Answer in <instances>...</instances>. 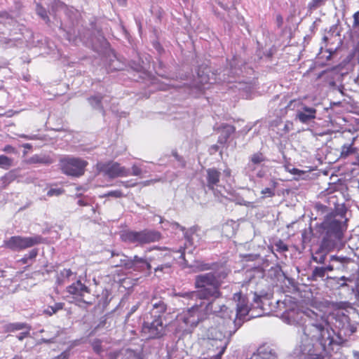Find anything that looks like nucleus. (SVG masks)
<instances>
[{"instance_id": "34", "label": "nucleus", "mask_w": 359, "mask_h": 359, "mask_svg": "<svg viewBox=\"0 0 359 359\" xmlns=\"http://www.w3.org/2000/svg\"><path fill=\"white\" fill-rule=\"evenodd\" d=\"M326 272L323 266H316L312 271V279L317 280L318 278H323L325 276Z\"/></svg>"}, {"instance_id": "49", "label": "nucleus", "mask_w": 359, "mask_h": 359, "mask_svg": "<svg viewBox=\"0 0 359 359\" xmlns=\"http://www.w3.org/2000/svg\"><path fill=\"white\" fill-rule=\"evenodd\" d=\"M123 196V193L120 190L110 191L103 195V197L111 196L114 198H121Z\"/></svg>"}, {"instance_id": "64", "label": "nucleus", "mask_w": 359, "mask_h": 359, "mask_svg": "<svg viewBox=\"0 0 359 359\" xmlns=\"http://www.w3.org/2000/svg\"><path fill=\"white\" fill-rule=\"evenodd\" d=\"M337 25H334L330 27V30H329V33H332L333 34L337 31Z\"/></svg>"}, {"instance_id": "13", "label": "nucleus", "mask_w": 359, "mask_h": 359, "mask_svg": "<svg viewBox=\"0 0 359 359\" xmlns=\"http://www.w3.org/2000/svg\"><path fill=\"white\" fill-rule=\"evenodd\" d=\"M96 167L99 172L110 179L128 177L130 174V171L128 168L121 165V164L117 162H98Z\"/></svg>"}, {"instance_id": "24", "label": "nucleus", "mask_w": 359, "mask_h": 359, "mask_svg": "<svg viewBox=\"0 0 359 359\" xmlns=\"http://www.w3.org/2000/svg\"><path fill=\"white\" fill-rule=\"evenodd\" d=\"M331 250L322 248L321 243L320 248L312 255L313 261L318 264H323L326 260L327 252Z\"/></svg>"}, {"instance_id": "32", "label": "nucleus", "mask_w": 359, "mask_h": 359, "mask_svg": "<svg viewBox=\"0 0 359 359\" xmlns=\"http://www.w3.org/2000/svg\"><path fill=\"white\" fill-rule=\"evenodd\" d=\"M269 294L267 293L261 292L260 294H257L255 292L253 302L255 306L258 308L262 309L263 307V300L269 299Z\"/></svg>"}, {"instance_id": "55", "label": "nucleus", "mask_w": 359, "mask_h": 359, "mask_svg": "<svg viewBox=\"0 0 359 359\" xmlns=\"http://www.w3.org/2000/svg\"><path fill=\"white\" fill-rule=\"evenodd\" d=\"M353 27L356 28L359 27V11L355 12L353 15Z\"/></svg>"}, {"instance_id": "14", "label": "nucleus", "mask_w": 359, "mask_h": 359, "mask_svg": "<svg viewBox=\"0 0 359 359\" xmlns=\"http://www.w3.org/2000/svg\"><path fill=\"white\" fill-rule=\"evenodd\" d=\"M334 320V326L339 330V335L348 337L356 331L355 324L343 311H338L335 314Z\"/></svg>"}, {"instance_id": "39", "label": "nucleus", "mask_w": 359, "mask_h": 359, "mask_svg": "<svg viewBox=\"0 0 359 359\" xmlns=\"http://www.w3.org/2000/svg\"><path fill=\"white\" fill-rule=\"evenodd\" d=\"M36 11L37 15L40 16L41 18L43 19L44 21H49V18L48 16L46 10L39 4H36Z\"/></svg>"}, {"instance_id": "22", "label": "nucleus", "mask_w": 359, "mask_h": 359, "mask_svg": "<svg viewBox=\"0 0 359 359\" xmlns=\"http://www.w3.org/2000/svg\"><path fill=\"white\" fill-rule=\"evenodd\" d=\"M254 357L255 359H278L276 351L267 346L259 347L257 353Z\"/></svg>"}, {"instance_id": "1", "label": "nucleus", "mask_w": 359, "mask_h": 359, "mask_svg": "<svg viewBox=\"0 0 359 359\" xmlns=\"http://www.w3.org/2000/svg\"><path fill=\"white\" fill-rule=\"evenodd\" d=\"M210 314L214 315L213 320L217 325L208 330L207 339L203 341L208 348V357L204 359H221L234 331L226 329L232 322L231 318H226L224 314L229 315L226 306L219 299L194 303L177 317V322L181 331L191 332Z\"/></svg>"}, {"instance_id": "26", "label": "nucleus", "mask_w": 359, "mask_h": 359, "mask_svg": "<svg viewBox=\"0 0 359 359\" xmlns=\"http://www.w3.org/2000/svg\"><path fill=\"white\" fill-rule=\"evenodd\" d=\"M29 325L26 323H8L5 327V330L7 332H13L18 330H24L25 328H28Z\"/></svg>"}, {"instance_id": "30", "label": "nucleus", "mask_w": 359, "mask_h": 359, "mask_svg": "<svg viewBox=\"0 0 359 359\" xmlns=\"http://www.w3.org/2000/svg\"><path fill=\"white\" fill-rule=\"evenodd\" d=\"M73 274L72 271L69 269H64L57 276V283L58 285L63 284L66 280L69 279Z\"/></svg>"}, {"instance_id": "9", "label": "nucleus", "mask_w": 359, "mask_h": 359, "mask_svg": "<svg viewBox=\"0 0 359 359\" xmlns=\"http://www.w3.org/2000/svg\"><path fill=\"white\" fill-rule=\"evenodd\" d=\"M221 172L215 168H208L205 170V180L203 186L206 191H212L215 197L222 202V198H226L227 193L224 187L219 185Z\"/></svg>"}, {"instance_id": "17", "label": "nucleus", "mask_w": 359, "mask_h": 359, "mask_svg": "<svg viewBox=\"0 0 359 359\" xmlns=\"http://www.w3.org/2000/svg\"><path fill=\"white\" fill-rule=\"evenodd\" d=\"M67 292L72 294L75 298H77L85 303H90V302L84 299L86 295L90 294V289L86 285L83 284L81 280H77L76 282L69 285L67 287Z\"/></svg>"}, {"instance_id": "8", "label": "nucleus", "mask_w": 359, "mask_h": 359, "mask_svg": "<svg viewBox=\"0 0 359 359\" xmlns=\"http://www.w3.org/2000/svg\"><path fill=\"white\" fill-rule=\"evenodd\" d=\"M88 162L78 157L65 156L60 158L59 166L62 172L67 176L79 177L85 172Z\"/></svg>"}, {"instance_id": "58", "label": "nucleus", "mask_w": 359, "mask_h": 359, "mask_svg": "<svg viewBox=\"0 0 359 359\" xmlns=\"http://www.w3.org/2000/svg\"><path fill=\"white\" fill-rule=\"evenodd\" d=\"M231 170L229 168H226L223 170V177L226 180V178H229L231 177Z\"/></svg>"}, {"instance_id": "15", "label": "nucleus", "mask_w": 359, "mask_h": 359, "mask_svg": "<svg viewBox=\"0 0 359 359\" xmlns=\"http://www.w3.org/2000/svg\"><path fill=\"white\" fill-rule=\"evenodd\" d=\"M142 260L139 259V257L135 255L133 259L128 258L125 255L120 252H111V257L110 259V264L114 267L124 266L126 269H133L135 271H139L140 267L138 266V262Z\"/></svg>"}, {"instance_id": "38", "label": "nucleus", "mask_w": 359, "mask_h": 359, "mask_svg": "<svg viewBox=\"0 0 359 359\" xmlns=\"http://www.w3.org/2000/svg\"><path fill=\"white\" fill-rule=\"evenodd\" d=\"M235 132V128L231 125H224L222 128V136L226 140L231 134Z\"/></svg>"}, {"instance_id": "6", "label": "nucleus", "mask_w": 359, "mask_h": 359, "mask_svg": "<svg viewBox=\"0 0 359 359\" xmlns=\"http://www.w3.org/2000/svg\"><path fill=\"white\" fill-rule=\"evenodd\" d=\"M268 161L269 159L264 153H253L249 156L248 162L244 168L245 175L248 176L251 181H254L255 177L263 178L267 171L265 164Z\"/></svg>"}, {"instance_id": "51", "label": "nucleus", "mask_w": 359, "mask_h": 359, "mask_svg": "<svg viewBox=\"0 0 359 359\" xmlns=\"http://www.w3.org/2000/svg\"><path fill=\"white\" fill-rule=\"evenodd\" d=\"M60 334V331L57 328H55V331H54V333H53V335L48 338V339H46V338H43L41 339V340L44 342V343H52L54 341V339L58 337Z\"/></svg>"}, {"instance_id": "52", "label": "nucleus", "mask_w": 359, "mask_h": 359, "mask_svg": "<svg viewBox=\"0 0 359 359\" xmlns=\"http://www.w3.org/2000/svg\"><path fill=\"white\" fill-rule=\"evenodd\" d=\"M17 135L21 138L28 140H35L41 139L38 135L18 134Z\"/></svg>"}, {"instance_id": "57", "label": "nucleus", "mask_w": 359, "mask_h": 359, "mask_svg": "<svg viewBox=\"0 0 359 359\" xmlns=\"http://www.w3.org/2000/svg\"><path fill=\"white\" fill-rule=\"evenodd\" d=\"M316 208L318 211H321L323 213L326 212L328 210V208L326 205L322 204H316Z\"/></svg>"}, {"instance_id": "4", "label": "nucleus", "mask_w": 359, "mask_h": 359, "mask_svg": "<svg viewBox=\"0 0 359 359\" xmlns=\"http://www.w3.org/2000/svg\"><path fill=\"white\" fill-rule=\"evenodd\" d=\"M346 212L345 206L341 205L325 216L320 225L322 248L334 250L342 244L347 229Z\"/></svg>"}, {"instance_id": "59", "label": "nucleus", "mask_w": 359, "mask_h": 359, "mask_svg": "<svg viewBox=\"0 0 359 359\" xmlns=\"http://www.w3.org/2000/svg\"><path fill=\"white\" fill-rule=\"evenodd\" d=\"M276 22L278 27H280L283 23V18L281 15L278 14L276 15Z\"/></svg>"}, {"instance_id": "27", "label": "nucleus", "mask_w": 359, "mask_h": 359, "mask_svg": "<svg viewBox=\"0 0 359 359\" xmlns=\"http://www.w3.org/2000/svg\"><path fill=\"white\" fill-rule=\"evenodd\" d=\"M63 307L64 303L57 302L55 303L53 306H48L47 308L43 309L42 313L48 316H51L56 313L57 311L62 310Z\"/></svg>"}, {"instance_id": "3", "label": "nucleus", "mask_w": 359, "mask_h": 359, "mask_svg": "<svg viewBox=\"0 0 359 359\" xmlns=\"http://www.w3.org/2000/svg\"><path fill=\"white\" fill-rule=\"evenodd\" d=\"M225 270L208 272L198 275L194 279L196 291H182L175 295L182 298L184 304L191 305L192 302L200 303L201 301L219 299L222 296L220 287L223 280L226 278Z\"/></svg>"}, {"instance_id": "48", "label": "nucleus", "mask_w": 359, "mask_h": 359, "mask_svg": "<svg viewBox=\"0 0 359 359\" xmlns=\"http://www.w3.org/2000/svg\"><path fill=\"white\" fill-rule=\"evenodd\" d=\"M284 168L286 171L289 172L290 173H291L292 175H300L302 172V171H301L300 170H299L297 168H292V165L289 163L285 164Z\"/></svg>"}, {"instance_id": "61", "label": "nucleus", "mask_w": 359, "mask_h": 359, "mask_svg": "<svg viewBox=\"0 0 359 359\" xmlns=\"http://www.w3.org/2000/svg\"><path fill=\"white\" fill-rule=\"evenodd\" d=\"M259 273L262 276H263V272L259 271V270H255V271H248V276H249L250 278H252L253 277V274L254 273Z\"/></svg>"}, {"instance_id": "25", "label": "nucleus", "mask_w": 359, "mask_h": 359, "mask_svg": "<svg viewBox=\"0 0 359 359\" xmlns=\"http://www.w3.org/2000/svg\"><path fill=\"white\" fill-rule=\"evenodd\" d=\"M216 264L215 263H205L204 262L201 261H196V264L194 265V267L196 268V271H209V270H213L212 272L219 271V270H225L227 273L228 271L224 268H219L218 269H215Z\"/></svg>"}, {"instance_id": "10", "label": "nucleus", "mask_w": 359, "mask_h": 359, "mask_svg": "<svg viewBox=\"0 0 359 359\" xmlns=\"http://www.w3.org/2000/svg\"><path fill=\"white\" fill-rule=\"evenodd\" d=\"M166 327L162 318L147 316L142 327V333L147 339H160L165 334Z\"/></svg>"}, {"instance_id": "7", "label": "nucleus", "mask_w": 359, "mask_h": 359, "mask_svg": "<svg viewBox=\"0 0 359 359\" xmlns=\"http://www.w3.org/2000/svg\"><path fill=\"white\" fill-rule=\"evenodd\" d=\"M161 233L155 230L144 229L140 231H124L121 234L123 241L136 245L154 243L161 239Z\"/></svg>"}, {"instance_id": "19", "label": "nucleus", "mask_w": 359, "mask_h": 359, "mask_svg": "<svg viewBox=\"0 0 359 359\" xmlns=\"http://www.w3.org/2000/svg\"><path fill=\"white\" fill-rule=\"evenodd\" d=\"M294 353L299 359H324L326 354L321 353L319 350H311L309 348H295Z\"/></svg>"}, {"instance_id": "41", "label": "nucleus", "mask_w": 359, "mask_h": 359, "mask_svg": "<svg viewBox=\"0 0 359 359\" xmlns=\"http://www.w3.org/2000/svg\"><path fill=\"white\" fill-rule=\"evenodd\" d=\"M143 174L142 164H133L132 166V172L130 174L133 176H141Z\"/></svg>"}, {"instance_id": "37", "label": "nucleus", "mask_w": 359, "mask_h": 359, "mask_svg": "<svg viewBox=\"0 0 359 359\" xmlns=\"http://www.w3.org/2000/svg\"><path fill=\"white\" fill-rule=\"evenodd\" d=\"M325 2L326 0H311L307 5V8L309 11H313L324 6Z\"/></svg>"}, {"instance_id": "42", "label": "nucleus", "mask_w": 359, "mask_h": 359, "mask_svg": "<svg viewBox=\"0 0 359 359\" xmlns=\"http://www.w3.org/2000/svg\"><path fill=\"white\" fill-rule=\"evenodd\" d=\"M275 248L277 252H284L288 250L287 245L281 240L277 241L275 245Z\"/></svg>"}, {"instance_id": "44", "label": "nucleus", "mask_w": 359, "mask_h": 359, "mask_svg": "<svg viewBox=\"0 0 359 359\" xmlns=\"http://www.w3.org/2000/svg\"><path fill=\"white\" fill-rule=\"evenodd\" d=\"M64 193V189L62 188H51L47 192V196L49 197L58 196Z\"/></svg>"}, {"instance_id": "62", "label": "nucleus", "mask_w": 359, "mask_h": 359, "mask_svg": "<svg viewBox=\"0 0 359 359\" xmlns=\"http://www.w3.org/2000/svg\"><path fill=\"white\" fill-rule=\"evenodd\" d=\"M334 266L333 264H329L327 266L324 267V269L326 273L327 271H332L334 270Z\"/></svg>"}, {"instance_id": "50", "label": "nucleus", "mask_w": 359, "mask_h": 359, "mask_svg": "<svg viewBox=\"0 0 359 359\" xmlns=\"http://www.w3.org/2000/svg\"><path fill=\"white\" fill-rule=\"evenodd\" d=\"M194 233L192 229H190L189 231H187L184 233V238L186 239L187 243H185V245L189 243L190 245H193V238H191V234Z\"/></svg>"}, {"instance_id": "20", "label": "nucleus", "mask_w": 359, "mask_h": 359, "mask_svg": "<svg viewBox=\"0 0 359 359\" xmlns=\"http://www.w3.org/2000/svg\"><path fill=\"white\" fill-rule=\"evenodd\" d=\"M238 66V58L236 57H233L232 61L230 62V69H226L224 71V73L223 76H224V81L231 83L233 82V80L231 79V78H234L236 76H239L241 74L243 73V69Z\"/></svg>"}, {"instance_id": "23", "label": "nucleus", "mask_w": 359, "mask_h": 359, "mask_svg": "<svg viewBox=\"0 0 359 359\" xmlns=\"http://www.w3.org/2000/svg\"><path fill=\"white\" fill-rule=\"evenodd\" d=\"M209 73V69L208 67L201 68L200 67L198 70L197 75H198V81L196 87L201 90L203 88V86L208 83H211L210 78L208 74Z\"/></svg>"}, {"instance_id": "45", "label": "nucleus", "mask_w": 359, "mask_h": 359, "mask_svg": "<svg viewBox=\"0 0 359 359\" xmlns=\"http://www.w3.org/2000/svg\"><path fill=\"white\" fill-rule=\"evenodd\" d=\"M170 267H171V264L169 262H165L163 264L158 265L154 269V271H155V272H158V271H163V272H164L166 270L170 269Z\"/></svg>"}, {"instance_id": "56", "label": "nucleus", "mask_w": 359, "mask_h": 359, "mask_svg": "<svg viewBox=\"0 0 359 359\" xmlns=\"http://www.w3.org/2000/svg\"><path fill=\"white\" fill-rule=\"evenodd\" d=\"M187 247H180L177 250H172L173 252H177V253H180V258L183 259V261L185 262L186 260L184 259V255H185V248Z\"/></svg>"}, {"instance_id": "60", "label": "nucleus", "mask_w": 359, "mask_h": 359, "mask_svg": "<svg viewBox=\"0 0 359 359\" xmlns=\"http://www.w3.org/2000/svg\"><path fill=\"white\" fill-rule=\"evenodd\" d=\"M240 204L243 205H245L246 207H248V208H253L254 207L253 202L247 201H245V200H243L241 202H240Z\"/></svg>"}, {"instance_id": "46", "label": "nucleus", "mask_w": 359, "mask_h": 359, "mask_svg": "<svg viewBox=\"0 0 359 359\" xmlns=\"http://www.w3.org/2000/svg\"><path fill=\"white\" fill-rule=\"evenodd\" d=\"M122 66L123 65L117 59H115L111 61V64H109V69L111 71L121 70L122 69Z\"/></svg>"}, {"instance_id": "28", "label": "nucleus", "mask_w": 359, "mask_h": 359, "mask_svg": "<svg viewBox=\"0 0 359 359\" xmlns=\"http://www.w3.org/2000/svg\"><path fill=\"white\" fill-rule=\"evenodd\" d=\"M276 185L277 182L275 180H271L270 187H266L261 191L262 198H264L274 196L276 194Z\"/></svg>"}, {"instance_id": "21", "label": "nucleus", "mask_w": 359, "mask_h": 359, "mask_svg": "<svg viewBox=\"0 0 359 359\" xmlns=\"http://www.w3.org/2000/svg\"><path fill=\"white\" fill-rule=\"evenodd\" d=\"M316 110L313 107H304L298 110L297 118L302 123H308L316 118Z\"/></svg>"}, {"instance_id": "40", "label": "nucleus", "mask_w": 359, "mask_h": 359, "mask_svg": "<svg viewBox=\"0 0 359 359\" xmlns=\"http://www.w3.org/2000/svg\"><path fill=\"white\" fill-rule=\"evenodd\" d=\"M101 100L102 97L100 95H96L90 97L88 101L93 108L101 109Z\"/></svg>"}, {"instance_id": "33", "label": "nucleus", "mask_w": 359, "mask_h": 359, "mask_svg": "<svg viewBox=\"0 0 359 359\" xmlns=\"http://www.w3.org/2000/svg\"><path fill=\"white\" fill-rule=\"evenodd\" d=\"M330 262H335L339 264L337 268L339 269L341 266H344V264H348L350 262V258L345 256H337V255H332L330 257Z\"/></svg>"}, {"instance_id": "53", "label": "nucleus", "mask_w": 359, "mask_h": 359, "mask_svg": "<svg viewBox=\"0 0 359 359\" xmlns=\"http://www.w3.org/2000/svg\"><path fill=\"white\" fill-rule=\"evenodd\" d=\"M3 151L8 154H18L17 149L11 145L8 144L4 147Z\"/></svg>"}, {"instance_id": "5", "label": "nucleus", "mask_w": 359, "mask_h": 359, "mask_svg": "<svg viewBox=\"0 0 359 359\" xmlns=\"http://www.w3.org/2000/svg\"><path fill=\"white\" fill-rule=\"evenodd\" d=\"M233 300L236 302V318L233 320L232 316L233 312L228 309V316L225 315L226 318H231L232 324L230 327H227V330H230L231 331H234L233 334L235 333L236 330L241 327L243 322L245 320H248L255 316H259L260 315L254 316L253 314H250V308L248 305V301L245 296H243L241 293H236L233 295Z\"/></svg>"}, {"instance_id": "2", "label": "nucleus", "mask_w": 359, "mask_h": 359, "mask_svg": "<svg viewBox=\"0 0 359 359\" xmlns=\"http://www.w3.org/2000/svg\"><path fill=\"white\" fill-rule=\"evenodd\" d=\"M282 319L289 325L300 327L299 341L297 348L319 350L324 354L333 350L332 346L337 343L334 339V332L330 327L327 316L322 311L310 309H291L283 313Z\"/></svg>"}, {"instance_id": "43", "label": "nucleus", "mask_w": 359, "mask_h": 359, "mask_svg": "<svg viewBox=\"0 0 359 359\" xmlns=\"http://www.w3.org/2000/svg\"><path fill=\"white\" fill-rule=\"evenodd\" d=\"M14 180V176L11 173H8L1 178L2 186L6 187Z\"/></svg>"}, {"instance_id": "11", "label": "nucleus", "mask_w": 359, "mask_h": 359, "mask_svg": "<svg viewBox=\"0 0 359 359\" xmlns=\"http://www.w3.org/2000/svg\"><path fill=\"white\" fill-rule=\"evenodd\" d=\"M42 240L43 238L40 236H35L32 237L13 236L8 240L4 241L3 247L12 251H21L41 243Z\"/></svg>"}, {"instance_id": "31", "label": "nucleus", "mask_w": 359, "mask_h": 359, "mask_svg": "<svg viewBox=\"0 0 359 359\" xmlns=\"http://www.w3.org/2000/svg\"><path fill=\"white\" fill-rule=\"evenodd\" d=\"M38 255V250L34 248L31 250L27 254L25 255L18 262L23 264H29L30 261L34 260Z\"/></svg>"}, {"instance_id": "16", "label": "nucleus", "mask_w": 359, "mask_h": 359, "mask_svg": "<svg viewBox=\"0 0 359 359\" xmlns=\"http://www.w3.org/2000/svg\"><path fill=\"white\" fill-rule=\"evenodd\" d=\"M356 137H353L350 142L341 145L340 149L339 158L346 160L350 157L353 158L351 165L359 166V148L355 146Z\"/></svg>"}, {"instance_id": "63", "label": "nucleus", "mask_w": 359, "mask_h": 359, "mask_svg": "<svg viewBox=\"0 0 359 359\" xmlns=\"http://www.w3.org/2000/svg\"><path fill=\"white\" fill-rule=\"evenodd\" d=\"M93 349L96 353H100L102 350L101 346L100 344H95L93 346Z\"/></svg>"}, {"instance_id": "35", "label": "nucleus", "mask_w": 359, "mask_h": 359, "mask_svg": "<svg viewBox=\"0 0 359 359\" xmlns=\"http://www.w3.org/2000/svg\"><path fill=\"white\" fill-rule=\"evenodd\" d=\"M283 125V128H279V135L280 136H283L285 134H287V133L290 132L292 129H293V123L292 121H285V123H280L279 124V126H282Z\"/></svg>"}, {"instance_id": "29", "label": "nucleus", "mask_w": 359, "mask_h": 359, "mask_svg": "<svg viewBox=\"0 0 359 359\" xmlns=\"http://www.w3.org/2000/svg\"><path fill=\"white\" fill-rule=\"evenodd\" d=\"M29 162L30 163H41L49 165L52 163V160L49 157L46 156L34 155L29 158Z\"/></svg>"}, {"instance_id": "36", "label": "nucleus", "mask_w": 359, "mask_h": 359, "mask_svg": "<svg viewBox=\"0 0 359 359\" xmlns=\"http://www.w3.org/2000/svg\"><path fill=\"white\" fill-rule=\"evenodd\" d=\"M13 165V159L5 156L0 155V168L8 170Z\"/></svg>"}, {"instance_id": "18", "label": "nucleus", "mask_w": 359, "mask_h": 359, "mask_svg": "<svg viewBox=\"0 0 359 359\" xmlns=\"http://www.w3.org/2000/svg\"><path fill=\"white\" fill-rule=\"evenodd\" d=\"M151 309L149 312V317L152 318H162V316L167 310V304L162 299L153 298L151 300Z\"/></svg>"}, {"instance_id": "47", "label": "nucleus", "mask_w": 359, "mask_h": 359, "mask_svg": "<svg viewBox=\"0 0 359 359\" xmlns=\"http://www.w3.org/2000/svg\"><path fill=\"white\" fill-rule=\"evenodd\" d=\"M32 327L30 325L28 326V328H25L22 332H20L18 335H17V338L20 341H22L25 338L29 336L30 330Z\"/></svg>"}, {"instance_id": "12", "label": "nucleus", "mask_w": 359, "mask_h": 359, "mask_svg": "<svg viewBox=\"0 0 359 359\" xmlns=\"http://www.w3.org/2000/svg\"><path fill=\"white\" fill-rule=\"evenodd\" d=\"M170 257V252L166 249H149L145 252L144 257H139V259L142 260V262H138L140 271H143L145 269L151 270L152 263L166 261Z\"/></svg>"}, {"instance_id": "54", "label": "nucleus", "mask_w": 359, "mask_h": 359, "mask_svg": "<svg viewBox=\"0 0 359 359\" xmlns=\"http://www.w3.org/2000/svg\"><path fill=\"white\" fill-rule=\"evenodd\" d=\"M0 43L5 45V47H9L14 45V42L11 39L7 38H2L0 39Z\"/></svg>"}]
</instances>
